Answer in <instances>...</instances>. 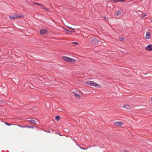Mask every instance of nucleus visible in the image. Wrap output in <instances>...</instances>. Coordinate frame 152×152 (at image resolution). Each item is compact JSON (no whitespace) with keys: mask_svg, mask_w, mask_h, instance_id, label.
<instances>
[{"mask_svg":"<svg viewBox=\"0 0 152 152\" xmlns=\"http://www.w3.org/2000/svg\"><path fill=\"white\" fill-rule=\"evenodd\" d=\"M34 3L35 4H37V5H38L39 6H40L41 7H43V5H42L41 4H39L38 3H36V2H34Z\"/></svg>","mask_w":152,"mask_h":152,"instance_id":"19","label":"nucleus"},{"mask_svg":"<svg viewBox=\"0 0 152 152\" xmlns=\"http://www.w3.org/2000/svg\"><path fill=\"white\" fill-rule=\"evenodd\" d=\"M47 132H48V133H49V132H50V130H48V131H47Z\"/></svg>","mask_w":152,"mask_h":152,"instance_id":"27","label":"nucleus"},{"mask_svg":"<svg viewBox=\"0 0 152 152\" xmlns=\"http://www.w3.org/2000/svg\"><path fill=\"white\" fill-rule=\"evenodd\" d=\"M20 127H22V128H26V126H25L24 125H21L20 126Z\"/></svg>","mask_w":152,"mask_h":152,"instance_id":"23","label":"nucleus"},{"mask_svg":"<svg viewBox=\"0 0 152 152\" xmlns=\"http://www.w3.org/2000/svg\"><path fill=\"white\" fill-rule=\"evenodd\" d=\"M75 96L76 97H77L78 98L80 97V95L76 93H75Z\"/></svg>","mask_w":152,"mask_h":152,"instance_id":"16","label":"nucleus"},{"mask_svg":"<svg viewBox=\"0 0 152 152\" xmlns=\"http://www.w3.org/2000/svg\"><path fill=\"white\" fill-rule=\"evenodd\" d=\"M146 15H144L142 17H143L144 16H146Z\"/></svg>","mask_w":152,"mask_h":152,"instance_id":"29","label":"nucleus"},{"mask_svg":"<svg viewBox=\"0 0 152 152\" xmlns=\"http://www.w3.org/2000/svg\"><path fill=\"white\" fill-rule=\"evenodd\" d=\"M114 123L116 126H121L123 124V123L121 121H116L114 122Z\"/></svg>","mask_w":152,"mask_h":152,"instance_id":"6","label":"nucleus"},{"mask_svg":"<svg viewBox=\"0 0 152 152\" xmlns=\"http://www.w3.org/2000/svg\"><path fill=\"white\" fill-rule=\"evenodd\" d=\"M80 148L81 149H86V148H82L81 147H80Z\"/></svg>","mask_w":152,"mask_h":152,"instance_id":"26","label":"nucleus"},{"mask_svg":"<svg viewBox=\"0 0 152 152\" xmlns=\"http://www.w3.org/2000/svg\"><path fill=\"white\" fill-rule=\"evenodd\" d=\"M29 122L34 124H36V122L34 120H31L29 121Z\"/></svg>","mask_w":152,"mask_h":152,"instance_id":"11","label":"nucleus"},{"mask_svg":"<svg viewBox=\"0 0 152 152\" xmlns=\"http://www.w3.org/2000/svg\"><path fill=\"white\" fill-rule=\"evenodd\" d=\"M40 33L41 34H46L48 33V31L45 29H41L40 31Z\"/></svg>","mask_w":152,"mask_h":152,"instance_id":"3","label":"nucleus"},{"mask_svg":"<svg viewBox=\"0 0 152 152\" xmlns=\"http://www.w3.org/2000/svg\"><path fill=\"white\" fill-rule=\"evenodd\" d=\"M103 18H104L105 20L107 22L108 21V20L107 19V17H104Z\"/></svg>","mask_w":152,"mask_h":152,"instance_id":"21","label":"nucleus"},{"mask_svg":"<svg viewBox=\"0 0 152 152\" xmlns=\"http://www.w3.org/2000/svg\"><path fill=\"white\" fill-rule=\"evenodd\" d=\"M60 117L58 115L56 117L55 119L56 121H59L60 120Z\"/></svg>","mask_w":152,"mask_h":152,"instance_id":"15","label":"nucleus"},{"mask_svg":"<svg viewBox=\"0 0 152 152\" xmlns=\"http://www.w3.org/2000/svg\"><path fill=\"white\" fill-rule=\"evenodd\" d=\"M151 101H152V97L151 98Z\"/></svg>","mask_w":152,"mask_h":152,"instance_id":"30","label":"nucleus"},{"mask_svg":"<svg viewBox=\"0 0 152 152\" xmlns=\"http://www.w3.org/2000/svg\"><path fill=\"white\" fill-rule=\"evenodd\" d=\"M58 134H59L60 135V134L59 133H58Z\"/></svg>","mask_w":152,"mask_h":152,"instance_id":"31","label":"nucleus"},{"mask_svg":"<svg viewBox=\"0 0 152 152\" xmlns=\"http://www.w3.org/2000/svg\"><path fill=\"white\" fill-rule=\"evenodd\" d=\"M42 7V8L43 9H45V10H46V11H49L50 10V9L49 8H48L45 7L43 5V7Z\"/></svg>","mask_w":152,"mask_h":152,"instance_id":"17","label":"nucleus"},{"mask_svg":"<svg viewBox=\"0 0 152 152\" xmlns=\"http://www.w3.org/2000/svg\"><path fill=\"white\" fill-rule=\"evenodd\" d=\"M72 43L74 44L75 45H78V43L76 42H72Z\"/></svg>","mask_w":152,"mask_h":152,"instance_id":"22","label":"nucleus"},{"mask_svg":"<svg viewBox=\"0 0 152 152\" xmlns=\"http://www.w3.org/2000/svg\"><path fill=\"white\" fill-rule=\"evenodd\" d=\"M68 28H70V29L74 31H75V29L74 28H72L71 27H68Z\"/></svg>","mask_w":152,"mask_h":152,"instance_id":"25","label":"nucleus"},{"mask_svg":"<svg viewBox=\"0 0 152 152\" xmlns=\"http://www.w3.org/2000/svg\"><path fill=\"white\" fill-rule=\"evenodd\" d=\"M121 13V12L120 11L116 12L115 13V15L116 16H118L120 15Z\"/></svg>","mask_w":152,"mask_h":152,"instance_id":"8","label":"nucleus"},{"mask_svg":"<svg viewBox=\"0 0 152 152\" xmlns=\"http://www.w3.org/2000/svg\"><path fill=\"white\" fill-rule=\"evenodd\" d=\"M123 107L126 109H129L130 107L128 105H124L123 106Z\"/></svg>","mask_w":152,"mask_h":152,"instance_id":"10","label":"nucleus"},{"mask_svg":"<svg viewBox=\"0 0 152 152\" xmlns=\"http://www.w3.org/2000/svg\"><path fill=\"white\" fill-rule=\"evenodd\" d=\"M150 37V35L148 32H147L145 36V38L147 39H149Z\"/></svg>","mask_w":152,"mask_h":152,"instance_id":"9","label":"nucleus"},{"mask_svg":"<svg viewBox=\"0 0 152 152\" xmlns=\"http://www.w3.org/2000/svg\"><path fill=\"white\" fill-rule=\"evenodd\" d=\"M119 39L120 40L122 41H124L125 39L124 37L123 36L121 37H120L119 38Z\"/></svg>","mask_w":152,"mask_h":152,"instance_id":"18","label":"nucleus"},{"mask_svg":"<svg viewBox=\"0 0 152 152\" xmlns=\"http://www.w3.org/2000/svg\"><path fill=\"white\" fill-rule=\"evenodd\" d=\"M125 0H116V1H114V2H125Z\"/></svg>","mask_w":152,"mask_h":152,"instance_id":"13","label":"nucleus"},{"mask_svg":"<svg viewBox=\"0 0 152 152\" xmlns=\"http://www.w3.org/2000/svg\"><path fill=\"white\" fill-rule=\"evenodd\" d=\"M66 33L67 34H71V33L73 32L72 31H70V30H67V29L66 30Z\"/></svg>","mask_w":152,"mask_h":152,"instance_id":"12","label":"nucleus"},{"mask_svg":"<svg viewBox=\"0 0 152 152\" xmlns=\"http://www.w3.org/2000/svg\"><path fill=\"white\" fill-rule=\"evenodd\" d=\"M124 152H128V151H124Z\"/></svg>","mask_w":152,"mask_h":152,"instance_id":"28","label":"nucleus"},{"mask_svg":"<svg viewBox=\"0 0 152 152\" xmlns=\"http://www.w3.org/2000/svg\"><path fill=\"white\" fill-rule=\"evenodd\" d=\"M63 58L65 61L68 62H74L73 61L74 60L73 59L66 56H64Z\"/></svg>","mask_w":152,"mask_h":152,"instance_id":"2","label":"nucleus"},{"mask_svg":"<svg viewBox=\"0 0 152 152\" xmlns=\"http://www.w3.org/2000/svg\"><path fill=\"white\" fill-rule=\"evenodd\" d=\"M16 18H21L23 17V16L21 15H20V14H18V15H16Z\"/></svg>","mask_w":152,"mask_h":152,"instance_id":"14","label":"nucleus"},{"mask_svg":"<svg viewBox=\"0 0 152 152\" xmlns=\"http://www.w3.org/2000/svg\"><path fill=\"white\" fill-rule=\"evenodd\" d=\"M9 18L12 19L16 18V15L14 14H12L10 16Z\"/></svg>","mask_w":152,"mask_h":152,"instance_id":"7","label":"nucleus"},{"mask_svg":"<svg viewBox=\"0 0 152 152\" xmlns=\"http://www.w3.org/2000/svg\"><path fill=\"white\" fill-rule=\"evenodd\" d=\"M86 85L91 86H93L98 88L101 87V86H100V85L94 82V81H93L87 80L86 81Z\"/></svg>","mask_w":152,"mask_h":152,"instance_id":"1","label":"nucleus"},{"mask_svg":"<svg viewBox=\"0 0 152 152\" xmlns=\"http://www.w3.org/2000/svg\"><path fill=\"white\" fill-rule=\"evenodd\" d=\"M26 128L34 129V127L33 126H26Z\"/></svg>","mask_w":152,"mask_h":152,"instance_id":"20","label":"nucleus"},{"mask_svg":"<svg viewBox=\"0 0 152 152\" xmlns=\"http://www.w3.org/2000/svg\"><path fill=\"white\" fill-rule=\"evenodd\" d=\"M5 124H6V125H7V126H10L11 125V124H8L7 123H5Z\"/></svg>","mask_w":152,"mask_h":152,"instance_id":"24","label":"nucleus"},{"mask_svg":"<svg viewBox=\"0 0 152 152\" xmlns=\"http://www.w3.org/2000/svg\"><path fill=\"white\" fill-rule=\"evenodd\" d=\"M145 49L148 51L152 50V45H149L145 48Z\"/></svg>","mask_w":152,"mask_h":152,"instance_id":"5","label":"nucleus"},{"mask_svg":"<svg viewBox=\"0 0 152 152\" xmlns=\"http://www.w3.org/2000/svg\"><path fill=\"white\" fill-rule=\"evenodd\" d=\"M91 42L94 45H96L98 43V40L94 38L91 40Z\"/></svg>","mask_w":152,"mask_h":152,"instance_id":"4","label":"nucleus"}]
</instances>
